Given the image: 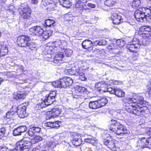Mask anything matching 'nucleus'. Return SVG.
Wrapping results in <instances>:
<instances>
[{
    "mask_svg": "<svg viewBox=\"0 0 151 151\" xmlns=\"http://www.w3.org/2000/svg\"><path fill=\"white\" fill-rule=\"evenodd\" d=\"M146 102L144 101L142 96L139 95H135L132 98L128 99L127 102L125 104L126 110L129 112L133 113L134 114L138 116L142 115L145 112L144 108L143 106H139L136 104L135 103L141 105H145Z\"/></svg>",
    "mask_w": 151,
    "mask_h": 151,
    "instance_id": "f257e3e1",
    "label": "nucleus"
},
{
    "mask_svg": "<svg viewBox=\"0 0 151 151\" xmlns=\"http://www.w3.org/2000/svg\"><path fill=\"white\" fill-rule=\"evenodd\" d=\"M17 40L18 44L20 47H26L33 50H36L37 49V44L32 42L30 37L27 35H22L19 36Z\"/></svg>",
    "mask_w": 151,
    "mask_h": 151,
    "instance_id": "f03ea898",
    "label": "nucleus"
},
{
    "mask_svg": "<svg viewBox=\"0 0 151 151\" xmlns=\"http://www.w3.org/2000/svg\"><path fill=\"white\" fill-rule=\"evenodd\" d=\"M28 137H24L22 140L18 142L16 144V149L20 151H29L32 147V143Z\"/></svg>",
    "mask_w": 151,
    "mask_h": 151,
    "instance_id": "7ed1b4c3",
    "label": "nucleus"
},
{
    "mask_svg": "<svg viewBox=\"0 0 151 151\" xmlns=\"http://www.w3.org/2000/svg\"><path fill=\"white\" fill-rule=\"evenodd\" d=\"M21 16L24 19H28L31 14L30 9L28 4L26 3L21 4L18 9Z\"/></svg>",
    "mask_w": 151,
    "mask_h": 151,
    "instance_id": "20e7f679",
    "label": "nucleus"
},
{
    "mask_svg": "<svg viewBox=\"0 0 151 151\" xmlns=\"http://www.w3.org/2000/svg\"><path fill=\"white\" fill-rule=\"evenodd\" d=\"M56 93L55 91H52L47 96H46V98L44 100L43 102H42L40 106H41L44 104H45V106H43L42 108L46 106L49 105L55 101V98L56 97Z\"/></svg>",
    "mask_w": 151,
    "mask_h": 151,
    "instance_id": "39448f33",
    "label": "nucleus"
},
{
    "mask_svg": "<svg viewBox=\"0 0 151 151\" xmlns=\"http://www.w3.org/2000/svg\"><path fill=\"white\" fill-rule=\"evenodd\" d=\"M110 130L115 132L117 134L123 136L124 134H127L128 130L123 125L120 124L116 127H113Z\"/></svg>",
    "mask_w": 151,
    "mask_h": 151,
    "instance_id": "423d86ee",
    "label": "nucleus"
},
{
    "mask_svg": "<svg viewBox=\"0 0 151 151\" xmlns=\"http://www.w3.org/2000/svg\"><path fill=\"white\" fill-rule=\"evenodd\" d=\"M138 33L144 38L149 37L151 36V27L148 26H142L139 28Z\"/></svg>",
    "mask_w": 151,
    "mask_h": 151,
    "instance_id": "0eeeda50",
    "label": "nucleus"
},
{
    "mask_svg": "<svg viewBox=\"0 0 151 151\" xmlns=\"http://www.w3.org/2000/svg\"><path fill=\"white\" fill-rule=\"evenodd\" d=\"M150 141H151V139H147L145 137L139 138L136 146L137 149V150H141L145 147L150 148L149 146Z\"/></svg>",
    "mask_w": 151,
    "mask_h": 151,
    "instance_id": "6e6552de",
    "label": "nucleus"
},
{
    "mask_svg": "<svg viewBox=\"0 0 151 151\" xmlns=\"http://www.w3.org/2000/svg\"><path fill=\"white\" fill-rule=\"evenodd\" d=\"M72 79L68 77H65L58 80L59 87L65 88L71 86L73 83Z\"/></svg>",
    "mask_w": 151,
    "mask_h": 151,
    "instance_id": "1a4fd4ad",
    "label": "nucleus"
},
{
    "mask_svg": "<svg viewBox=\"0 0 151 151\" xmlns=\"http://www.w3.org/2000/svg\"><path fill=\"white\" fill-rule=\"evenodd\" d=\"M109 136V134H102V137L104 139V144L110 149L113 150H116V149L114 142L111 139L109 140L105 139L106 138H108Z\"/></svg>",
    "mask_w": 151,
    "mask_h": 151,
    "instance_id": "9d476101",
    "label": "nucleus"
},
{
    "mask_svg": "<svg viewBox=\"0 0 151 151\" xmlns=\"http://www.w3.org/2000/svg\"><path fill=\"white\" fill-rule=\"evenodd\" d=\"M30 34L33 35L42 36L43 32V29L39 26L33 27L29 29Z\"/></svg>",
    "mask_w": 151,
    "mask_h": 151,
    "instance_id": "9b49d317",
    "label": "nucleus"
},
{
    "mask_svg": "<svg viewBox=\"0 0 151 151\" xmlns=\"http://www.w3.org/2000/svg\"><path fill=\"white\" fill-rule=\"evenodd\" d=\"M26 106L24 105V104L18 107L17 113L20 118H23L27 116V114L26 112Z\"/></svg>",
    "mask_w": 151,
    "mask_h": 151,
    "instance_id": "f8f14e48",
    "label": "nucleus"
},
{
    "mask_svg": "<svg viewBox=\"0 0 151 151\" xmlns=\"http://www.w3.org/2000/svg\"><path fill=\"white\" fill-rule=\"evenodd\" d=\"M72 135L73 140L72 141V143L73 145L76 146H79L82 143V141L81 137L77 135L75 133H73Z\"/></svg>",
    "mask_w": 151,
    "mask_h": 151,
    "instance_id": "ddd939ff",
    "label": "nucleus"
},
{
    "mask_svg": "<svg viewBox=\"0 0 151 151\" xmlns=\"http://www.w3.org/2000/svg\"><path fill=\"white\" fill-rule=\"evenodd\" d=\"M111 18L113 20V23L114 24H119L123 22V20L121 16L116 13L111 14Z\"/></svg>",
    "mask_w": 151,
    "mask_h": 151,
    "instance_id": "4468645a",
    "label": "nucleus"
},
{
    "mask_svg": "<svg viewBox=\"0 0 151 151\" xmlns=\"http://www.w3.org/2000/svg\"><path fill=\"white\" fill-rule=\"evenodd\" d=\"M82 45L83 48L88 50L89 51L92 50L93 49V43L90 40H85L83 42Z\"/></svg>",
    "mask_w": 151,
    "mask_h": 151,
    "instance_id": "2eb2a0df",
    "label": "nucleus"
},
{
    "mask_svg": "<svg viewBox=\"0 0 151 151\" xmlns=\"http://www.w3.org/2000/svg\"><path fill=\"white\" fill-rule=\"evenodd\" d=\"M27 128L25 126H21L15 128L13 132V134L14 136L21 135L22 133L25 132Z\"/></svg>",
    "mask_w": 151,
    "mask_h": 151,
    "instance_id": "dca6fc26",
    "label": "nucleus"
},
{
    "mask_svg": "<svg viewBox=\"0 0 151 151\" xmlns=\"http://www.w3.org/2000/svg\"><path fill=\"white\" fill-rule=\"evenodd\" d=\"M143 14L142 13L139 9H137L134 13V17L138 21H144L145 17Z\"/></svg>",
    "mask_w": 151,
    "mask_h": 151,
    "instance_id": "f3484780",
    "label": "nucleus"
},
{
    "mask_svg": "<svg viewBox=\"0 0 151 151\" xmlns=\"http://www.w3.org/2000/svg\"><path fill=\"white\" fill-rule=\"evenodd\" d=\"M0 54L1 56H3L7 54L8 50L7 45L4 42L0 43Z\"/></svg>",
    "mask_w": 151,
    "mask_h": 151,
    "instance_id": "a211bd4d",
    "label": "nucleus"
},
{
    "mask_svg": "<svg viewBox=\"0 0 151 151\" xmlns=\"http://www.w3.org/2000/svg\"><path fill=\"white\" fill-rule=\"evenodd\" d=\"M107 85L104 82L101 81L96 83L95 87L96 90L99 92H103L105 91V88L106 87Z\"/></svg>",
    "mask_w": 151,
    "mask_h": 151,
    "instance_id": "6ab92c4d",
    "label": "nucleus"
},
{
    "mask_svg": "<svg viewBox=\"0 0 151 151\" xmlns=\"http://www.w3.org/2000/svg\"><path fill=\"white\" fill-rule=\"evenodd\" d=\"M61 109L58 108L53 109L51 111H50L49 114L50 116L49 117L50 118L56 117L60 115L61 113Z\"/></svg>",
    "mask_w": 151,
    "mask_h": 151,
    "instance_id": "aec40b11",
    "label": "nucleus"
},
{
    "mask_svg": "<svg viewBox=\"0 0 151 151\" xmlns=\"http://www.w3.org/2000/svg\"><path fill=\"white\" fill-rule=\"evenodd\" d=\"M27 94L24 91H18L17 92H15L13 95V98L14 99L18 100L24 99Z\"/></svg>",
    "mask_w": 151,
    "mask_h": 151,
    "instance_id": "412c9836",
    "label": "nucleus"
},
{
    "mask_svg": "<svg viewBox=\"0 0 151 151\" xmlns=\"http://www.w3.org/2000/svg\"><path fill=\"white\" fill-rule=\"evenodd\" d=\"M87 0H79L76 3L75 7L76 8H81L83 9H88L87 8L85 7L86 3L87 2Z\"/></svg>",
    "mask_w": 151,
    "mask_h": 151,
    "instance_id": "4be33fe9",
    "label": "nucleus"
},
{
    "mask_svg": "<svg viewBox=\"0 0 151 151\" xmlns=\"http://www.w3.org/2000/svg\"><path fill=\"white\" fill-rule=\"evenodd\" d=\"M131 42H129L127 45V47L129 51L132 52H136L139 48L138 45H136V46L133 44H132Z\"/></svg>",
    "mask_w": 151,
    "mask_h": 151,
    "instance_id": "5701e85b",
    "label": "nucleus"
},
{
    "mask_svg": "<svg viewBox=\"0 0 151 151\" xmlns=\"http://www.w3.org/2000/svg\"><path fill=\"white\" fill-rule=\"evenodd\" d=\"M63 57V53L62 52L58 53L53 56L54 60L52 61V62L54 63H57L60 61H61Z\"/></svg>",
    "mask_w": 151,
    "mask_h": 151,
    "instance_id": "b1692460",
    "label": "nucleus"
},
{
    "mask_svg": "<svg viewBox=\"0 0 151 151\" xmlns=\"http://www.w3.org/2000/svg\"><path fill=\"white\" fill-rule=\"evenodd\" d=\"M89 106L92 109H96L100 107L97 100L90 102L89 104Z\"/></svg>",
    "mask_w": 151,
    "mask_h": 151,
    "instance_id": "393cba45",
    "label": "nucleus"
},
{
    "mask_svg": "<svg viewBox=\"0 0 151 151\" xmlns=\"http://www.w3.org/2000/svg\"><path fill=\"white\" fill-rule=\"evenodd\" d=\"M114 94L119 97H124L125 95L124 92L123 91L118 88H116Z\"/></svg>",
    "mask_w": 151,
    "mask_h": 151,
    "instance_id": "a878e982",
    "label": "nucleus"
},
{
    "mask_svg": "<svg viewBox=\"0 0 151 151\" xmlns=\"http://www.w3.org/2000/svg\"><path fill=\"white\" fill-rule=\"evenodd\" d=\"M45 24L47 27H53L55 25V22L52 19H48L45 20Z\"/></svg>",
    "mask_w": 151,
    "mask_h": 151,
    "instance_id": "bb28decb",
    "label": "nucleus"
},
{
    "mask_svg": "<svg viewBox=\"0 0 151 151\" xmlns=\"http://www.w3.org/2000/svg\"><path fill=\"white\" fill-rule=\"evenodd\" d=\"M139 9L142 14L144 15V17H145L147 15L149 14V13H151V10L149 9L146 7L139 8Z\"/></svg>",
    "mask_w": 151,
    "mask_h": 151,
    "instance_id": "cd10ccee",
    "label": "nucleus"
},
{
    "mask_svg": "<svg viewBox=\"0 0 151 151\" xmlns=\"http://www.w3.org/2000/svg\"><path fill=\"white\" fill-rule=\"evenodd\" d=\"M100 107L105 106L108 102V100L106 98H102L98 100Z\"/></svg>",
    "mask_w": 151,
    "mask_h": 151,
    "instance_id": "c85d7f7f",
    "label": "nucleus"
},
{
    "mask_svg": "<svg viewBox=\"0 0 151 151\" xmlns=\"http://www.w3.org/2000/svg\"><path fill=\"white\" fill-rule=\"evenodd\" d=\"M94 43L96 45H105L107 44V42L104 40H97L95 41Z\"/></svg>",
    "mask_w": 151,
    "mask_h": 151,
    "instance_id": "c756f323",
    "label": "nucleus"
},
{
    "mask_svg": "<svg viewBox=\"0 0 151 151\" xmlns=\"http://www.w3.org/2000/svg\"><path fill=\"white\" fill-rule=\"evenodd\" d=\"M116 88L108 86H107L105 88V91L103 92H108L111 94H114Z\"/></svg>",
    "mask_w": 151,
    "mask_h": 151,
    "instance_id": "7c9ffc66",
    "label": "nucleus"
},
{
    "mask_svg": "<svg viewBox=\"0 0 151 151\" xmlns=\"http://www.w3.org/2000/svg\"><path fill=\"white\" fill-rule=\"evenodd\" d=\"M76 71L77 72V74L76 73H75L73 74V75H76V76L78 75L79 76V78L80 80L82 81H84L86 80V78L84 75V74L80 73V72L78 71V69H76Z\"/></svg>",
    "mask_w": 151,
    "mask_h": 151,
    "instance_id": "2f4dec72",
    "label": "nucleus"
},
{
    "mask_svg": "<svg viewBox=\"0 0 151 151\" xmlns=\"http://www.w3.org/2000/svg\"><path fill=\"white\" fill-rule=\"evenodd\" d=\"M52 34V32L50 30H47L45 31H43L42 35L43 37L45 39H47Z\"/></svg>",
    "mask_w": 151,
    "mask_h": 151,
    "instance_id": "473e14b6",
    "label": "nucleus"
},
{
    "mask_svg": "<svg viewBox=\"0 0 151 151\" xmlns=\"http://www.w3.org/2000/svg\"><path fill=\"white\" fill-rule=\"evenodd\" d=\"M130 42L132 43V44H133L136 46V45H138L139 47V48H140V45H141L142 43H141V42L139 39L137 38H133L132 41Z\"/></svg>",
    "mask_w": 151,
    "mask_h": 151,
    "instance_id": "72a5a7b5",
    "label": "nucleus"
},
{
    "mask_svg": "<svg viewBox=\"0 0 151 151\" xmlns=\"http://www.w3.org/2000/svg\"><path fill=\"white\" fill-rule=\"evenodd\" d=\"M42 138L39 136H36L31 139L33 144H35L38 142L42 140Z\"/></svg>",
    "mask_w": 151,
    "mask_h": 151,
    "instance_id": "f704fd0d",
    "label": "nucleus"
},
{
    "mask_svg": "<svg viewBox=\"0 0 151 151\" xmlns=\"http://www.w3.org/2000/svg\"><path fill=\"white\" fill-rule=\"evenodd\" d=\"M141 1L139 0H134L132 4V7L134 8L138 7L140 4Z\"/></svg>",
    "mask_w": 151,
    "mask_h": 151,
    "instance_id": "c9c22d12",
    "label": "nucleus"
},
{
    "mask_svg": "<svg viewBox=\"0 0 151 151\" xmlns=\"http://www.w3.org/2000/svg\"><path fill=\"white\" fill-rule=\"evenodd\" d=\"M35 134L33 131L31 127L29 128L28 131L25 134V137H27L28 136L32 137Z\"/></svg>",
    "mask_w": 151,
    "mask_h": 151,
    "instance_id": "e433bc0d",
    "label": "nucleus"
},
{
    "mask_svg": "<svg viewBox=\"0 0 151 151\" xmlns=\"http://www.w3.org/2000/svg\"><path fill=\"white\" fill-rule=\"evenodd\" d=\"M115 3V1H113V0H106L104 2V4L108 6H111Z\"/></svg>",
    "mask_w": 151,
    "mask_h": 151,
    "instance_id": "4c0bfd02",
    "label": "nucleus"
},
{
    "mask_svg": "<svg viewBox=\"0 0 151 151\" xmlns=\"http://www.w3.org/2000/svg\"><path fill=\"white\" fill-rule=\"evenodd\" d=\"M125 44V42L122 40H117L116 42V44L120 47L123 46Z\"/></svg>",
    "mask_w": 151,
    "mask_h": 151,
    "instance_id": "58836bf2",
    "label": "nucleus"
},
{
    "mask_svg": "<svg viewBox=\"0 0 151 151\" xmlns=\"http://www.w3.org/2000/svg\"><path fill=\"white\" fill-rule=\"evenodd\" d=\"M65 54L67 57H70L73 54V51L69 49H66L65 51Z\"/></svg>",
    "mask_w": 151,
    "mask_h": 151,
    "instance_id": "ea45409f",
    "label": "nucleus"
},
{
    "mask_svg": "<svg viewBox=\"0 0 151 151\" xmlns=\"http://www.w3.org/2000/svg\"><path fill=\"white\" fill-rule=\"evenodd\" d=\"M30 127L35 134L39 133L41 131V128L38 127L34 126Z\"/></svg>",
    "mask_w": 151,
    "mask_h": 151,
    "instance_id": "a19ab883",
    "label": "nucleus"
},
{
    "mask_svg": "<svg viewBox=\"0 0 151 151\" xmlns=\"http://www.w3.org/2000/svg\"><path fill=\"white\" fill-rule=\"evenodd\" d=\"M52 0H42L41 5L45 6L52 3Z\"/></svg>",
    "mask_w": 151,
    "mask_h": 151,
    "instance_id": "79ce46f5",
    "label": "nucleus"
},
{
    "mask_svg": "<svg viewBox=\"0 0 151 151\" xmlns=\"http://www.w3.org/2000/svg\"><path fill=\"white\" fill-rule=\"evenodd\" d=\"M60 4L63 7H68V5L70 4V2L68 0H65L62 3H60Z\"/></svg>",
    "mask_w": 151,
    "mask_h": 151,
    "instance_id": "37998d69",
    "label": "nucleus"
},
{
    "mask_svg": "<svg viewBox=\"0 0 151 151\" xmlns=\"http://www.w3.org/2000/svg\"><path fill=\"white\" fill-rule=\"evenodd\" d=\"M60 139V137L58 136H56L51 138V141L54 142L55 144H58V141Z\"/></svg>",
    "mask_w": 151,
    "mask_h": 151,
    "instance_id": "c03bdc74",
    "label": "nucleus"
},
{
    "mask_svg": "<svg viewBox=\"0 0 151 151\" xmlns=\"http://www.w3.org/2000/svg\"><path fill=\"white\" fill-rule=\"evenodd\" d=\"M55 46L56 47H59L61 49L63 48V46H61L62 42L60 40H57L55 42Z\"/></svg>",
    "mask_w": 151,
    "mask_h": 151,
    "instance_id": "a18cd8bd",
    "label": "nucleus"
},
{
    "mask_svg": "<svg viewBox=\"0 0 151 151\" xmlns=\"http://www.w3.org/2000/svg\"><path fill=\"white\" fill-rule=\"evenodd\" d=\"M111 122L112 123L111 125V128H112L113 127H116L117 125H119L120 124L119 122L117 121L116 120H112Z\"/></svg>",
    "mask_w": 151,
    "mask_h": 151,
    "instance_id": "49530a36",
    "label": "nucleus"
},
{
    "mask_svg": "<svg viewBox=\"0 0 151 151\" xmlns=\"http://www.w3.org/2000/svg\"><path fill=\"white\" fill-rule=\"evenodd\" d=\"M6 132V129L3 128L0 129V138L3 137Z\"/></svg>",
    "mask_w": 151,
    "mask_h": 151,
    "instance_id": "de8ad7c7",
    "label": "nucleus"
},
{
    "mask_svg": "<svg viewBox=\"0 0 151 151\" xmlns=\"http://www.w3.org/2000/svg\"><path fill=\"white\" fill-rule=\"evenodd\" d=\"M53 124V128L57 127H58L60 126V124L61 123V122L57 121L53 122H52Z\"/></svg>",
    "mask_w": 151,
    "mask_h": 151,
    "instance_id": "09e8293b",
    "label": "nucleus"
},
{
    "mask_svg": "<svg viewBox=\"0 0 151 151\" xmlns=\"http://www.w3.org/2000/svg\"><path fill=\"white\" fill-rule=\"evenodd\" d=\"M8 9L11 12H12V14H14L15 8L13 6L11 5L9 7Z\"/></svg>",
    "mask_w": 151,
    "mask_h": 151,
    "instance_id": "8fccbe9b",
    "label": "nucleus"
},
{
    "mask_svg": "<svg viewBox=\"0 0 151 151\" xmlns=\"http://www.w3.org/2000/svg\"><path fill=\"white\" fill-rule=\"evenodd\" d=\"M13 114V113L12 112H8L6 114V117L7 119L10 118L11 117H12Z\"/></svg>",
    "mask_w": 151,
    "mask_h": 151,
    "instance_id": "3c124183",
    "label": "nucleus"
},
{
    "mask_svg": "<svg viewBox=\"0 0 151 151\" xmlns=\"http://www.w3.org/2000/svg\"><path fill=\"white\" fill-rule=\"evenodd\" d=\"M145 132L147 135H151V128H147L145 130Z\"/></svg>",
    "mask_w": 151,
    "mask_h": 151,
    "instance_id": "603ef678",
    "label": "nucleus"
},
{
    "mask_svg": "<svg viewBox=\"0 0 151 151\" xmlns=\"http://www.w3.org/2000/svg\"><path fill=\"white\" fill-rule=\"evenodd\" d=\"M45 126L47 127H50L53 128V124L52 122H49L45 123Z\"/></svg>",
    "mask_w": 151,
    "mask_h": 151,
    "instance_id": "864d4df0",
    "label": "nucleus"
},
{
    "mask_svg": "<svg viewBox=\"0 0 151 151\" xmlns=\"http://www.w3.org/2000/svg\"><path fill=\"white\" fill-rule=\"evenodd\" d=\"M58 81L56 82H53L51 83L52 86L55 87H59V83Z\"/></svg>",
    "mask_w": 151,
    "mask_h": 151,
    "instance_id": "5fc2aeb1",
    "label": "nucleus"
},
{
    "mask_svg": "<svg viewBox=\"0 0 151 151\" xmlns=\"http://www.w3.org/2000/svg\"><path fill=\"white\" fill-rule=\"evenodd\" d=\"M46 57L48 58V60H50L52 61L54 60V59H53V57L52 56L51 54H48L47 55Z\"/></svg>",
    "mask_w": 151,
    "mask_h": 151,
    "instance_id": "6e6d98bb",
    "label": "nucleus"
},
{
    "mask_svg": "<svg viewBox=\"0 0 151 151\" xmlns=\"http://www.w3.org/2000/svg\"><path fill=\"white\" fill-rule=\"evenodd\" d=\"M87 5L89 7L91 8H95L96 7V5L92 3H88Z\"/></svg>",
    "mask_w": 151,
    "mask_h": 151,
    "instance_id": "4d7b16f0",
    "label": "nucleus"
},
{
    "mask_svg": "<svg viewBox=\"0 0 151 151\" xmlns=\"http://www.w3.org/2000/svg\"><path fill=\"white\" fill-rule=\"evenodd\" d=\"M67 43L66 42L63 41L62 42L61 46H63L62 49H65V47H67Z\"/></svg>",
    "mask_w": 151,
    "mask_h": 151,
    "instance_id": "13d9d810",
    "label": "nucleus"
},
{
    "mask_svg": "<svg viewBox=\"0 0 151 151\" xmlns=\"http://www.w3.org/2000/svg\"><path fill=\"white\" fill-rule=\"evenodd\" d=\"M82 88V87L81 86H78V87L76 88V93H78L80 94V92L81 91V90Z\"/></svg>",
    "mask_w": 151,
    "mask_h": 151,
    "instance_id": "bf43d9fd",
    "label": "nucleus"
},
{
    "mask_svg": "<svg viewBox=\"0 0 151 151\" xmlns=\"http://www.w3.org/2000/svg\"><path fill=\"white\" fill-rule=\"evenodd\" d=\"M86 88L84 87H82V88L81 90L80 93L83 92H86Z\"/></svg>",
    "mask_w": 151,
    "mask_h": 151,
    "instance_id": "052dcab7",
    "label": "nucleus"
},
{
    "mask_svg": "<svg viewBox=\"0 0 151 151\" xmlns=\"http://www.w3.org/2000/svg\"><path fill=\"white\" fill-rule=\"evenodd\" d=\"M111 81L113 82V83L114 84L118 85L119 83V81H118L111 80Z\"/></svg>",
    "mask_w": 151,
    "mask_h": 151,
    "instance_id": "680f3d73",
    "label": "nucleus"
},
{
    "mask_svg": "<svg viewBox=\"0 0 151 151\" xmlns=\"http://www.w3.org/2000/svg\"><path fill=\"white\" fill-rule=\"evenodd\" d=\"M85 150V151H93L92 149L89 147H86Z\"/></svg>",
    "mask_w": 151,
    "mask_h": 151,
    "instance_id": "e2e57ef3",
    "label": "nucleus"
},
{
    "mask_svg": "<svg viewBox=\"0 0 151 151\" xmlns=\"http://www.w3.org/2000/svg\"><path fill=\"white\" fill-rule=\"evenodd\" d=\"M91 138H87V139H85V142H88L90 143V142H91Z\"/></svg>",
    "mask_w": 151,
    "mask_h": 151,
    "instance_id": "0e129e2a",
    "label": "nucleus"
},
{
    "mask_svg": "<svg viewBox=\"0 0 151 151\" xmlns=\"http://www.w3.org/2000/svg\"><path fill=\"white\" fill-rule=\"evenodd\" d=\"M95 142V140L91 138L90 143L92 144H94Z\"/></svg>",
    "mask_w": 151,
    "mask_h": 151,
    "instance_id": "69168bd1",
    "label": "nucleus"
},
{
    "mask_svg": "<svg viewBox=\"0 0 151 151\" xmlns=\"http://www.w3.org/2000/svg\"><path fill=\"white\" fill-rule=\"evenodd\" d=\"M38 0H32V2L34 4H36L38 3Z\"/></svg>",
    "mask_w": 151,
    "mask_h": 151,
    "instance_id": "338daca9",
    "label": "nucleus"
},
{
    "mask_svg": "<svg viewBox=\"0 0 151 151\" xmlns=\"http://www.w3.org/2000/svg\"><path fill=\"white\" fill-rule=\"evenodd\" d=\"M74 96H73L74 98H77L78 97L80 96V94L77 93V94H76V95H73Z\"/></svg>",
    "mask_w": 151,
    "mask_h": 151,
    "instance_id": "774afa93",
    "label": "nucleus"
}]
</instances>
